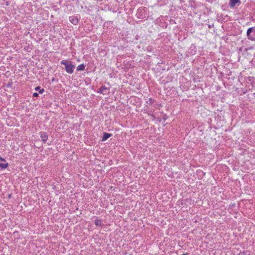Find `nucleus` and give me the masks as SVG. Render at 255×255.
Segmentation results:
<instances>
[{
  "mask_svg": "<svg viewBox=\"0 0 255 255\" xmlns=\"http://www.w3.org/2000/svg\"><path fill=\"white\" fill-rule=\"evenodd\" d=\"M61 64L65 65V70L67 73L72 74L73 72L75 66L72 64L71 61L67 60H62Z\"/></svg>",
  "mask_w": 255,
  "mask_h": 255,
  "instance_id": "obj_1",
  "label": "nucleus"
},
{
  "mask_svg": "<svg viewBox=\"0 0 255 255\" xmlns=\"http://www.w3.org/2000/svg\"><path fill=\"white\" fill-rule=\"evenodd\" d=\"M248 38L252 41H255V26L250 27L247 32Z\"/></svg>",
  "mask_w": 255,
  "mask_h": 255,
  "instance_id": "obj_2",
  "label": "nucleus"
},
{
  "mask_svg": "<svg viewBox=\"0 0 255 255\" xmlns=\"http://www.w3.org/2000/svg\"><path fill=\"white\" fill-rule=\"evenodd\" d=\"M240 4V0H230L229 5L231 7H234L237 4Z\"/></svg>",
  "mask_w": 255,
  "mask_h": 255,
  "instance_id": "obj_3",
  "label": "nucleus"
},
{
  "mask_svg": "<svg viewBox=\"0 0 255 255\" xmlns=\"http://www.w3.org/2000/svg\"><path fill=\"white\" fill-rule=\"evenodd\" d=\"M108 90V88L105 86H102L98 91V92L103 94H106L107 93V91Z\"/></svg>",
  "mask_w": 255,
  "mask_h": 255,
  "instance_id": "obj_4",
  "label": "nucleus"
},
{
  "mask_svg": "<svg viewBox=\"0 0 255 255\" xmlns=\"http://www.w3.org/2000/svg\"><path fill=\"white\" fill-rule=\"evenodd\" d=\"M70 21L74 25H76L78 22V19L76 17L70 16L69 17Z\"/></svg>",
  "mask_w": 255,
  "mask_h": 255,
  "instance_id": "obj_5",
  "label": "nucleus"
},
{
  "mask_svg": "<svg viewBox=\"0 0 255 255\" xmlns=\"http://www.w3.org/2000/svg\"><path fill=\"white\" fill-rule=\"evenodd\" d=\"M40 137L41 138L42 141L45 143L46 142L48 139V136L44 132H41Z\"/></svg>",
  "mask_w": 255,
  "mask_h": 255,
  "instance_id": "obj_6",
  "label": "nucleus"
},
{
  "mask_svg": "<svg viewBox=\"0 0 255 255\" xmlns=\"http://www.w3.org/2000/svg\"><path fill=\"white\" fill-rule=\"evenodd\" d=\"M112 136V134L105 132L103 134V136L102 138V141H105L107 140L108 138L111 137Z\"/></svg>",
  "mask_w": 255,
  "mask_h": 255,
  "instance_id": "obj_7",
  "label": "nucleus"
},
{
  "mask_svg": "<svg viewBox=\"0 0 255 255\" xmlns=\"http://www.w3.org/2000/svg\"><path fill=\"white\" fill-rule=\"evenodd\" d=\"M85 65L82 64H80V65H79L77 67V70L78 71H83L85 69Z\"/></svg>",
  "mask_w": 255,
  "mask_h": 255,
  "instance_id": "obj_8",
  "label": "nucleus"
},
{
  "mask_svg": "<svg viewBox=\"0 0 255 255\" xmlns=\"http://www.w3.org/2000/svg\"><path fill=\"white\" fill-rule=\"evenodd\" d=\"M8 163H0V167L2 169H5L8 166Z\"/></svg>",
  "mask_w": 255,
  "mask_h": 255,
  "instance_id": "obj_9",
  "label": "nucleus"
},
{
  "mask_svg": "<svg viewBox=\"0 0 255 255\" xmlns=\"http://www.w3.org/2000/svg\"><path fill=\"white\" fill-rule=\"evenodd\" d=\"M40 87L38 86V87H36L35 89L36 91L39 90V93L40 94H42L43 93V92L44 91V90L43 89H40Z\"/></svg>",
  "mask_w": 255,
  "mask_h": 255,
  "instance_id": "obj_10",
  "label": "nucleus"
},
{
  "mask_svg": "<svg viewBox=\"0 0 255 255\" xmlns=\"http://www.w3.org/2000/svg\"><path fill=\"white\" fill-rule=\"evenodd\" d=\"M95 224L96 226H100L101 225V221L100 220L97 219L95 221Z\"/></svg>",
  "mask_w": 255,
  "mask_h": 255,
  "instance_id": "obj_11",
  "label": "nucleus"
},
{
  "mask_svg": "<svg viewBox=\"0 0 255 255\" xmlns=\"http://www.w3.org/2000/svg\"><path fill=\"white\" fill-rule=\"evenodd\" d=\"M154 101L152 99H149L147 102V104L148 105H152Z\"/></svg>",
  "mask_w": 255,
  "mask_h": 255,
  "instance_id": "obj_12",
  "label": "nucleus"
},
{
  "mask_svg": "<svg viewBox=\"0 0 255 255\" xmlns=\"http://www.w3.org/2000/svg\"><path fill=\"white\" fill-rule=\"evenodd\" d=\"M38 96V93H33V97H37Z\"/></svg>",
  "mask_w": 255,
  "mask_h": 255,
  "instance_id": "obj_13",
  "label": "nucleus"
},
{
  "mask_svg": "<svg viewBox=\"0 0 255 255\" xmlns=\"http://www.w3.org/2000/svg\"><path fill=\"white\" fill-rule=\"evenodd\" d=\"M0 160L1 161H5V159L1 157H0Z\"/></svg>",
  "mask_w": 255,
  "mask_h": 255,
  "instance_id": "obj_14",
  "label": "nucleus"
},
{
  "mask_svg": "<svg viewBox=\"0 0 255 255\" xmlns=\"http://www.w3.org/2000/svg\"><path fill=\"white\" fill-rule=\"evenodd\" d=\"M188 255V254H187V253H186V254H183V255Z\"/></svg>",
  "mask_w": 255,
  "mask_h": 255,
  "instance_id": "obj_15",
  "label": "nucleus"
}]
</instances>
